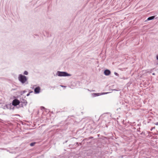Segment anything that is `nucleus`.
I'll use <instances>...</instances> for the list:
<instances>
[{"mask_svg": "<svg viewBox=\"0 0 158 158\" xmlns=\"http://www.w3.org/2000/svg\"><path fill=\"white\" fill-rule=\"evenodd\" d=\"M19 81L22 83H24L27 80L26 77L23 75H20L19 77Z\"/></svg>", "mask_w": 158, "mask_h": 158, "instance_id": "f257e3e1", "label": "nucleus"}, {"mask_svg": "<svg viewBox=\"0 0 158 158\" xmlns=\"http://www.w3.org/2000/svg\"><path fill=\"white\" fill-rule=\"evenodd\" d=\"M156 125H158V123H156Z\"/></svg>", "mask_w": 158, "mask_h": 158, "instance_id": "2eb2a0df", "label": "nucleus"}, {"mask_svg": "<svg viewBox=\"0 0 158 158\" xmlns=\"http://www.w3.org/2000/svg\"><path fill=\"white\" fill-rule=\"evenodd\" d=\"M28 73V72L27 71H25L24 73V74L26 75H27Z\"/></svg>", "mask_w": 158, "mask_h": 158, "instance_id": "6e6552de", "label": "nucleus"}, {"mask_svg": "<svg viewBox=\"0 0 158 158\" xmlns=\"http://www.w3.org/2000/svg\"><path fill=\"white\" fill-rule=\"evenodd\" d=\"M110 71L108 70V69H106L104 71V73L105 75L106 76H108L110 74Z\"/></svg>", "mask_w": 158, "mask_h": 158, "instance_id": "20e7f679", "label": "nucleus"}, {"mask_svg": "<svg viewBox=\"0 0 158 158\" xmlns=\"http://www.w3.org/2000/svg\"><path fill=\"white\" fill-rule=\"evenodd\" d=\"M114 74L116 76H118V74L116 73L115 72Z\"/></svg>", "mask_w": 158, "mask_h": 158, "instance_id": "1a4fd4ad", "label": "nucleus"}, {"mask_svg": "<svg viewBox=\"0 0 158 158\" xmlns=\"http://www.w3.org/2000/svg\"><path fill=\"white\" fill-rule=\"evenodd\" d=\"M154 128H153V127L151 129V131H152V129H154Z\"/></svg>", "mask_w": 158, "mask_h": 158, "instance_id": "9d476101", "label": "nucleus"}, {"mask_svg": "<svg viewBox=\"0 0 158 158\" xmlns=\"http://www.w3.org/2000/svg\"><path fill=\"white\" fill-rule=\"evenodd\" d=\"M40 88L39 87H36L34 90V91L35 93L37 94L39 93L40 92Z\"/></svg>", "mask_w": 158, "mask_h": 158, "instance_id": "39448f33", "label": "nucleus"}, {"mask_svg": "<svg viewBox=\"0 0 158 158\" xmlns=\"http://www.w3.org/2000/svg\"><path fill=\"white\" fill-rule=\"evenodd\" d=\"M29 94H28L27 95V96H28V95H29Z\"/></svg>", "mask_w": 158, "mask_h": 158, "instance_id": "ddd939ff", "label": "nucleus"}, {"mask_svg": "<svg viewBox=\"0 0 158 158\" xmlns=\"http://www.w3.org/2000/svg\"><path fill=\"white\" fill-rule=\"evenodd\" d=\"M98 94H95L97 96L99 95Z\"/></svg>", "mask_w": 158, "mask_h": 158, "instance_id": "9b49d317", "label": "nucleus"}, {"mask_svg": "<svg viewBox=\"0 0 158 158\" xmlns=\"http://www.w3.org/2000/svg\"><path fill=\"white\" fill-rule=\"evenodd\" d=\"M35 144V143H30V145L31 146H33Z\"/></svg>", "mask_w": 158, "mask_h": 158, "instance_id": "0eeeda50", "label": "nucleus"}, {"mask_svg": "<svg viewBox=\"0 0 158 158\" xmlns=\"http://www.w3.org/2000/svg\"><path fill=\"white\" fill-rule=\"evenodd\" d=\"M62 87H66L65 86H61Z\"/></svg>", "mask_w": 158, "mask_h": 158, "instance_id": "4468645a", "label": "nucleus"}, {"mask_svg": "<svg viewBox=\"0 0 158 158\" xmlns=\"http://www.w3.org/2000/svg\"><path fill=\"white\" fill-rule=\"evenodd\" d=\"M157 59L158 60V55L156 56Z\"/></svg>", "mask_w": 158, "mask_h": 158, "instance_id": "f8f14e48", "label": "nucleus"}, {"mask_svg": "<svg viewBox=\"0 0 158 158\" xmlns=\"http://www.w3.org/2000/svg\"><path fill=\"white\" fill-rule=\"evenodd\" d=\"M20 103L19 101L17 99H15L13 100L12 104L14 106H16L19 105Z\"/></svg>", "mask_w": 158, "mask_h": 158, "instance_id": "7ed1b4c3", "label": "nucleus"}, {"mask_svg": "<svg viewBox=\"0 0 158 158\" xmlns=\"http://www.w3.org/2000/svg\"><path fill=\"white\" fill-rule=\"evenodd\" d=\"M58 75L59 76H69L71 75L68 73L65 72L58 71L57 72Z\"/></svg>", "mask_w": 158, "mask_h": 158, "instance_id": "f03ea898", "label": "nucleus"}, {"mask_svg": "<svg viewBox=\"0 0 158 158\" xmlns=\"http://www.w3.org/2000/svg\"><path fill=\"white\" fill-rule=\"evenodd\" d=\"M155 17V16H151V17L148 18L147 20H152V19H154Z\"/></svg>", "mask_w": 158, "mask_h": 158, "instance_id": "423d86ee", "label": "nucleus"}]
</instances>
